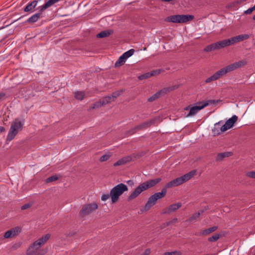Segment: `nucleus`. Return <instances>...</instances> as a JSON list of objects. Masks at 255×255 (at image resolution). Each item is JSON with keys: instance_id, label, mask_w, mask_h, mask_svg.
Instances as JSON below:
<instances>
[{"instance_id": "cd10ccee", "label": "nucleus", "mask_w": 255, "mask_h": 255, "mask_svg": "<svg viewBox=\"0 0 255 255\" xmlns=\"http://www.w3.org/2000/svg\"><path fill=\"white\" fill-rule=\"evenodd\" d=\"M222 236V234H215L208 239L209 242H213L217 241L220 237Z\"/></svg>"}, {"instance_id": "393cba45", "label": "nucleus", "mask_w": 255, "mask_h": 255, "mask_svg": "<svg viewBox=\"0 0 255 255\" xmlns=\"http://www.w3.org/2000/svg\"><path fill=\"white\" fill-rule=\"evenodd\" d=\"M218 229V227L217 226H214V227H211V228H209L208 229H205L203 231H202L201 233V235H203V236H206V235H208L214 232H215V231H216Z\"/></svg>"}, {"instance_id": "3c124183", "label": "nucleus", "mask_w": 255, "mask_h": 255, "mask_svg": "<svg viewBox=\"0 0 255 255\" xmlns=\"http://www.w3.org/2000/svg\"><path fill=\"white\" fill-rule=\"evenodd\" d=\"M254 255H255V253L254 254Z\"/></svg>"}, {"instance_id": "a19ab883", "label": "nucleus", "mask_w": 255, "mask_h": 255, "mask_svg": "<svg viewBox=\"0 0 255 255\" xmlns=\"http://www.w3.org/2000/svg\"><path fill=\"white\" fill-rule=\"evenodd\" d=\"M152 77L151 72L144 73V79Z\"/></svg>"}, {"instance_id": "c756f323", "label": "nucleus", "mask_w": 255, "mask_h": 255, "mask_svg": "<svg viewBox=\"0 0 255 255\" xmlns=\"http://www.w3.org/2000/svg\"><path fill=\"white\" fill-rule=\"evenodd\" d=\"M59 177L57 175L51 176L46 179V182L49 183L57 180Z\"/></svg>"}, {"instance_id": "a878e982", "label": "nucleus", "mask_w": 255, "mask_h": 255, "mask_svg": "<svg viewBox=\"0 0 255 255\" xmlns=\"http://www.w3.org/2000/svg\"><path fill=\"white\" fill-rule=\"evenodd\" d=\"M112 30H104L102 31L97 35L98 38H104L110 35L113 33Z\"/></svg>"}, {"instance_id": "b1692460", "label": "nucleus", "mask_w": 255, "mask_h": 255, "mask_svg": "<svg viewBox=\"0 0 255 255\" xmlns=\"http://www.w3.org/2000/svg\"><path fill=\"white\" fill-rule=\"evenodd\" d=\"M203 213V211H200L193 214L188 219L186 220V222H192L197 221Z\"/></svg>"}, {"instance_id": "2f4dec72", "label": "nucleus", "mask_w": 255, "mask_h": 255, "mask_svg": "<svg viewBox=\"0 0 255 255\" xmlns=\"http://www.w3.org/2000/svg\"><path fill=\"white\" fill-rule=\"evenodd\" d=\"M164 70L163 69H156L152 71H151V74L152 75V76H155L156 75H159V74L161 73L162 72H163Z\"/></svg>"}, {"instance_id": "7c9ffc66", "label": "nucleus", "mask_w": 255, "mask_h": 255, "mask_svg": "<svg viewBox=\"0 0 255 255\" xmlns=\"http://www.w3.org/2000/svg\"><path fill=\"white\" fill-rule=\"evenodd\" d=\"M160 98L159 95H158L157 93L156 92L154 94H153L152 96H150L149 98L147 99V101L149 102H152L155 100L157 99L158 98Z\"/></svg>"}, {"instance_id": "4468645a", "label": "nucleus", "mask_w": 255, "mask_h": 255, "mask_svg": "<svg viewBox=\"0 0 255 255\" xmlns=\"http://www.w3.org/2000/svg\"><path fill=\"white\" fill-rule=\"evenodd\" d=\"M21 229L19 227H16L6 232L4 235L5 239L14 237L21 232Z\"/></svg>"}, {"instance_id": "1a4fd4ad", "label": "nucleus", "mask_w": 255, "mask_h": 255, "mask_svg": "<svg viewBox=\"0 0 255 255\" xmlns=\"http://www.w3.org/2000/svg\"><path fill=\"white\" fill-rule=\"evenodd\" d=\"M219 101H215V100H209L206 102H200L199 103H197L198 105L195 106L194 107H191L190 109V111L189 113L186 115L187 117H191L196 115L200 110L204 108V107L207 106L209 104H214L216 102L218 103Z\"/></svg>"}, {"instance_id": "37998d69", "label": "nucleus", "mask_w": 255, "mask_h": 255, "mask_svg": "<svg viewBox=\"0 0 255 255\" xmlns=\"http://www.w3.org/2000/svg\"><path fill=\"white\" fill-rule=\"evenodd\" d=\"M150 253V250L149 249H147L144 251V255H148Z\"/></svg>"}, {"instance_id": "f8f14e48", "label": "nucleus", "mask_w": 255, "mask_h": 255, "mask_svg": "<svg viewBox=\"0 0 255 255\" xmlns=\"http://www.w3.org/2000/svg\"><path fill=\"white\" fill-rule=\"evenodd\" d=\"M123 90L116 91L112 93L111 95L105 97L102 100L103 105L112 103L118 97H119L123 92Z\"/></svg>"}, {"instance_id": "de8ad7c7", "label": "nucleus", "mask_w": 255, "mask_h": 255, "mask_svg": "<svg viewBox=\"0 0 255 255\" xmlns=\"http://www.w3.org/2000/svg\"><path fill=\"white\" fill-rule=\"evenodd\" d=\"M139 79L140 80H143V75H141L138 77Z\"/></svg>"}, {"instance_id": "ea45409f", "label": "nucleus", "mask_w": 255, "mask_h": 255, "mask_svg": "<svg viewBox=\"0 0 255 255\" xmlns=\"http://www.w3.org/2000/svg\"><path fill=\"white\" fill-rule=\"evenodd\" d=\"M31 206V204H29V203H28V204H26L24 205H23L21 207V210H25V209H27L29 208H30Z\"/></svg>"}, {"instance_id": "7ed1b4c3", "label": "nucleus", "mask_w": 255, "mask_h": 255, "mask_svg": "<svg viewBox=\"0 0 255 255\" xmlns=\"http://www.w3.org/2000/svg\"><path fill=\"white\" fill-rule=\"evenodd\" d=\"M247 64V61L246 60H242L229 65L217 71L213 75L206 79L205 83H209L212 81H216L221 78L222 76L225 75L227 73L241 68Z\"/></svg>"}, {"instance_id": "f03ea898", "label": "nucleus", "mask_w": 255, "mask_h": 255, "mask_svg": "<svg viewBox=\"0 0 255 255\" xmlns=\"http://www.w3.org/2000/svg\"><path fill=\"white\" fill-rule=\"evenodd\" d=\"M249 38L250 35L248 34H245L239 35L231 37V38L224 39L209 45L204 48V51L205 52H210L213 50H219L221 48H223L247 40Z\"/></svg>"}, {"instance_id": "603ef678", "label": "nucleus", "mask_w": 255, "mask_h": 255, "mask_svg": "<svg viewBox=\"0 0 255 255\" xmlns=\"http://www.w3.org/2000/svg\"><path fill=\"white\" fill-rule=\"evenodd\" d=\"M2 28H1L0 29H1Z\"/></svg>"}, {"instance_id": "0eeeda50", "label": "nucleus", "mask_w": 255, "mask_h": 255, "mask_svg": "<svg viewBox=\"0 0 255 255\" xmlns=\"http://www.w3.org/2000/svg\"><path fill=\"white\" fill-rule=\"evenodd\" d=\"M128 190L127 185L123 183L119 184L113 188L110 191V197L112 203H115L117 202L120 196Z\"/></svg>"}, {"instance_id": "c03bdc74", "label": "nucleus", "mask_w": 255, "mask_h": 255, "mask_svg": "<svg viewBox=\"0 0 255 255\" xmlns=\"http://www.w3.org/2000/svg\"><path fill=\"white\" fill-rule=\"evenodd\" d=\"M5 96V94L3 93H0V100Z\"/></svg>"}, {"instance_id": "9d476101", "label": "nucleus", "mask_w": 255, "mask_h": 255, "mask_svg": "<svg viewBox=\"0 0 255 255\" xmlns=\"http://www.w3.org/2000/svg\"><path fill=\"white\" fill-rule=\"evenodd\" d=\"M98 208V205L96 203L84 205L79 212V216L85 217L95 211Z\"/></svg>"}, {"instance_id": "6ab92c4d", "label": "nucleus", "mask_w": 255, "mask_h": 255, "mask_svg": "<svg viewBox=\"0 0 255 255\" xmlns=\"http://www.w3.org/2000/svg\"><path fill=\"white\" fill-rule=\"evenodd\" d=\"M131 160L132 157L131 156H126L114 163V166H117L122 165L130 162Z\"/></svg>"}, {"instance_id": "dca6fc26", "label": "nucleus", "mask_w": 255, "mask_h": 255, "mask_svg": "<svg viewBox=\"0 0 255 255\" xmlns=\"http://www.w3.org/2000/svg\"><path fill=\"white\" fill-rule=\"evenodd\" d=\"M61 0H47L45 1V3L40 6L37 7V9H38L40 12H42L48 8V7L51 6L54 4L61 1Z\"/></svg>"}, {"instance_id": "c9c22d12", "label": "nucleus", "mask_w": 255, "mask_h": 255, "mask_svg": "<svg viewBox=\"0 0 255 255\" xmlns=\"http://www.w3.org/2000/svg\"><path fill=\"white\" fill-rule=\"evenodd\" d=\"M247 176L252 178H255V171H249L246 173Z\"/></svg>"}, {"instance_id": "20e7f679", "label": "nucleus", "mask_w": 255, "mask_h": 255, "mask_svg": "<svg viewBox=\"0 0 255 255\" xmlns=\"http://www.w3.org/2000/svg\"><path fill=\"white\" fill-rule=\"evenodd\" d=\"M50 237V234H47L35 241L28 248L26 255H44L45 252L41 247L48 241Z\"/></svg>"}, {"instance_id": "72a5a7b5", "label": "nucleus", "mask_w": 255, "mask_h": 255, "mask_svg": "<svg viewBox=\"0 0 255 255\" xmlns=\"http://www.w3.org/2000/svg\"><path fill=\"white\" fill-rule=\"evenodd\" d=\"M142 125H140V126H138L132 129H131V130H130L129 131H128V135H131V134H133L135 131L136 130H138V129H140L142 128Z\"/></svg>"}, {"instance_id": "412c9836", "label": "nucleus", "mask_w": 255, "mask_h": 255, "mask_svg": "<svg viewBox=\"0 0 255 255\" xmlns=\"http://www.w3.org/2000/svg\"><path fill=\"white\" fill-rule=\"evenodd\" d=\"M233 155V153L232 152H225L219 153L217 154L216 157V161H222L225 158L228 157Z\"/></svg>"}, {"instance_id": "a211bd4d", "label": "nucleus", "mask_w": 255, "mask_h": 255, "mask_svg": "<svg viewBox=\"0 0 255 255\" xmlns=\"http://www.w3.org/2000/svg\"><path fill=\"white\" fill-rule=\"evenodd\" d=\"M161 181V178H157L156 179L149 180L144 182V190H147L152 187L154 186L156 184Z\"/></svg>"}, {"instance_id": "39448f33", "label": "nucleus", "mask_w": 255, "mask_h": 255, "mask_svg": "<svg viewBox=\"0 0 255 255\" xmlns=\"http://www.w3.org/2000/svg\"><path fill=\"white\" fill-rule=\"evenodd\" d=\"M24 122L23 120L20 119H15L11 123L10 129L7 136V140H12L18 132L21 130L22 127L24 125Z\"/></svg>"}, {"instance_id": "6e6552de", "label": "nucleus", "mask_w": 255, "mask_h": 255, "mask_svg": "<svg viewBox=\"0 0 255 255\" xmlns=\"http://www.w3.org/2000/svg\"><path fill=\"white\" fill-rule=\"evenodd\" d=\"M192 15L177 14L167 17L165 21L173 23H186L194 19Z\"/></svg>"}, {"instance_id": "4be33fe9", "label": "nucleus", "mask_w": 255, "mask_h": 255, "mask_svg": "<svg viewBox=\"0 0 255 255\" xmlns=\"http://www.w3.org/2000/svg\"><path fill=\"white\" fill-rule=\"evenodd\" d=\"M175 86L164 88L157 92V93L159 95V97H160L173 91V90L175 89Z\"/></svg>"}, {"instance_id": "f3484780", "label": "nucleus", "mask_w": 255, "mask_h": 255, "mask_svg": "<svg viewBox=\"0 0 255 255\" xmlns=\"http://www.w3.org/2000/svg\"><path fill=\"white\" fill-rule=\"evenodd\" d=\"M37 0H33L28 2L24 8V11L25 12L31 13L35 11V8L37 5Z\"/></svg>"}, {"instance_id": "a18cd8bd", "label": "nucleus", "mask_w": 255, "mask_h": 255, "mask_svg": "<svg viewBox=\"0 0 255 255\" xmlns=\"http://www.w3.org/2000/svg\"><path fill=\"white\" fill-rule=\"evenodd\" d=\"M4 130V128L3 127L0 126V133Z\"/></svg>"}, {"instance_id": "bb28decb", "label": "nucleus", "mask_w": 255, "mask_h": 255, "mask_svg": "<svg viewBox=\"0 0 255 255\" xmlns=\"http://www.w3.org/2000/svg\"><path fill=\"white\" fill-rule=\"evenodd\" d=\"M85 96V93L83 91H77L75 93V98L78 100H82Z\"/></svg>"}, {"instance_id": "ddd939ff", "label": "nucleus", "mask_w": 255, "mask_h": 255, "mask_svg": "<svg viewBox=\"0 0 255 255\" xmlns=\"http://www.w3.org/2000/svg\"><path fill=\"white\" fill-rule=\"evenodd\" d=\"M181 206L182 204L180 202L172 204L168 207L163 209L161 212V214H170L172 212H175L179 209Z\"/></svg>"}, {"instance_id": "c85d7f7f", "label": "nucleus", "mask_w": 255, "mask_h": 255, "mask_svg": "<svg viewBox=\"0 0 255 255\" xmlns=\"http://www.w3.org/2000/svg\"><path fill=\"white\" fill-rule=\"evenodd\" d=\"M102 106H103L102 104V101H99V102L92 104L90 107V110H92L95 109L99 108L101 107Z\"/></svg>"}, {"instance_id": "4c0bfd02", "label": "nucleus", "mask_w": 255, "mask_h": 255, "mask_svg": "<svg viewBox=\"0 0 255 255\" xmlns=\"http://www.w3.org/2000/svg\"><path fill=\"white\" fill-rule=\"evenodd\" d=\"M255 10V9L254 6L248 9L246 11H245L244 13L246 14H250L252 13L253 11Z\"/></svg>"}, {"instance_id": "5701e85b", "label": "nucleus", "mask_w": 255, "mask_h": 255, "mask_svg": "<svg viewBox=\"0 0 255 255\" xmlns=\"http://www.w3.org/2000/svg\"><path fill=\"white\" fill-rule=\"evenodd\" d=\"M41 14L40 12H38L32 15L27 19L26 22L29 23H33L37 21L40 17Z\"/></svg>"}, {"instance_id": "8fccbe9b", "label": "nucleus", "mask_w": 255, "mask_h": 255, "mask_svg": "<svg viewBox=\"0 0 255 255\" xmlns=\"http://www.w3.org/2000/svg\"><path fill=\"white\" fill-rule=\"evenodd\" d=\"M253 19L255 20V15L253 17Z\"/></svg>"}, {"instance_id": "58836bf2", "label": "nucleus", "mask_w": 255, "mask_h": 255, "mask_svg": "<svg viewBox=\"0 0 255 255\" xmlns=\"http://www.w3.org/2000/svg\"><path fill=\"white\" fill-rule=\"evenodd\" d=\"M110 197V195L108 194H103L101 196V200L102 201H106Z\"/></svg>"}, {"instance_id": "49530a36", "label": "nucleus", "mask_w": 255, "mask_h": 255, "mask_svg": "<svg viewBox=\"0 0 255 255\" xmlns=\"http://www.w3.org/2000/svg\"><path fill=\"white\" fill-rule=\"evenodd\" d=\"M190 108H191L190 106H188L184 108V110L187 111V110H190Z\"/></svg>"}, {"instance_id": "e433bc0d", "label": "nucleus", "mask_w": 255, "mask_h": 255, "mask_svg": "<svg viewBox=\"0 0 255 255\" xmlns=\"http://www.w3.org/2000/svg\"><path fill=\"white\" fill-rule=\"evenodd\" d=\"M164 255H181V253L179 252H166Z\"/></svg>"}, {"instance_id": "9b49d317", "label": "nucleus", "mask_w": 255, "mask_h": 255, "mask_svg": "<svg viewBox=\"0 0 255 255\" xmlns=\"http://www.w3.org/2000/svg\"><path fill=\"white\" fill-rule=\"evenodd\" d=\"M134 52L133 49H131L124 53L115 63V67H119L123 65L126 61L127 59L131 56Z\"/></svg>"}, {"instance_id": "79ce46f5", "label": "nucleus", "mask_w": 255, "mask_h": 255, "mask_svg": "<svg viewBox=\"0 0 255 255\" xmlns=\"http://www.w3.org/2000/svg\"><path fill=\"white\" fill-rule=\"evenodd\" d=\"M127 183L128 184V185L132 186L134 184V182L132 180H129L127 181Z\"/></svg>"}, {"instance_id": "423d86ee", "label": "nucleus", "mask_w": 255, "mask_h": 255, "mask_svg": "<svg viewBox=\"0 0 255 255\" xmlns=\"http://www.w3.org/2000/svg\"><path fill=\"white\" fill-rule=\"evenodd\" d=\"M238 117L236 115H234L232 118L228 120L225 124L221 127L220 126L222 122L220 121L215 125L213 131H215V130H217L218 134L224 132L232 128L234 124L238 121Z\"/></svg>"}, {"instance_id": "2eb2a0df", "label": "nucleus", "mask_w": 255, "mask_h": 255, "mask_svg": "<svg viewBox=\"0 0 255 255\" xmlns=\"http://www.w3.org/2000/svg\"><path fill=\"white\" fill-rule=\"evenodd\" d=\"M143 191V183L140 184L128 196L130 201L136 198Z\"/></svg>"}, {"instance_id": "09e8293b", "label": "nucleus", "mask_w": 255, "mask_h": 255, "mask_svg": "<svg viewBox=\"0 0 255 255\" xmlns=\"http://www.w3.org/2000/svg\"><path fill=\"white\" fill-rule=\"evenodd\" d=\"M246 0H240V3L243 2L245 1H246Z\"/></svg>"}, {"instance_id": "f704fd0d", "label": "nucleus", "mask_w": 255, "mask_h": 255, "mask_svg": "<svg viewBox=\"0 0 255 255\" xmlns=\"http://www.w3.org/2000/svg\"><path fill=\"white\" fill-rule=\"evenodd\" d=\"M111 156L109 154H105L100 157V160L101 162H103L107 160Z\"/></svg>"}, {"instance_id": "473e14b6", "label": "nucleus", "mask_w": 255, "mask_h": 255, "mask_svg": "<svg viewBox=\"0 0 255 255\" xmlns=\"http://www.w3.org/2000/svg\"><path fill=\"white\" fill-rule=\"evenodd\" d=\"M177 221V218H173L171 221H169L168 222H167L163 224V226L164 227L170 226L171 224H173L174 223H175Z\"/></svg>"}, {"instance_id": "aec40b11", "label": "nucleus", "mask_w": 255, "mask_h": 255, "mask_svg": "<svg viewBox=\"0 0 255 255\" xmlns=\"http://www.w3.org/2000/svg\"><path fill=\"white\" fill-rule=\"evenodd\" d=\"M160 122V118L159 117H155L148 121L144 122V128H148L151 126H155Z\"/></svg>"}, {"instance_id": "f257e3e1", "label": "nucleus", "mask_w": 255, "mask_h": 255, "mask_svg": "<svg viewBox=\"0 0 255 255\" xmlns=\"http://www.w3.org/2000/svg\"><path fill=\"white\" fill-rule=\"evenodd\" d=\"M196 172V170H192L188 173L181 177L176 178L167 183L165 186L162 189L161 192L155 193L149 198L147 203L144 205V210H149L150 207L155 204L158 199L163 198L166 195L167 188L181 185L193 177L195 175Z\"/></svg>"}]
</instances>
